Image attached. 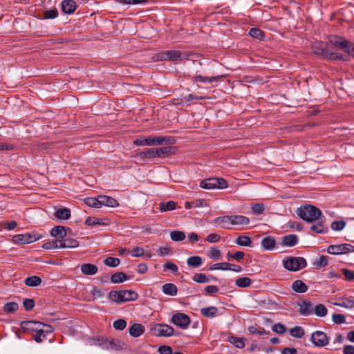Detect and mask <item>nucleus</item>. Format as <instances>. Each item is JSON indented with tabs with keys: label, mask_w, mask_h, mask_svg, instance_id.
I'll return each mask as SVG.
<instances>
[{
	"label": "nucleus",
	"mask_w": 354,
	"mask_h": 354,
	"mask_svg": "<svg viewBox=\"0 0 354 354\" xmlns=\"http://www.w3.org/2000/svg\"><path fill=\"white\" fill-rule=\"evenodd\" d=\"M297 214L303 220L306 222L313 223L317 220L322 219L324 216L322 211L311 205H304L297 210Z\"/></svg>",
	"instance_id": "1"
},
{
	"label": "nucleus",
	"mask_w": 354,
	"mask_h": 354,
	"mask_svg": "<svg viewBox=\"0 0 354 354\" xmlns=\"http://www.w3.org/2000/svg\"><path fill=\"white\" fill-rule=\"evenodd\" d=\"M189 54L187 53H182L177 50H169L162 51L153 55V59L156 62L159 61H183L187 59Z\"/></svg>",
	"instance_id": "2"
},
{
	"label": "nucleus",
	"mask_w": 354,
	"mask_h": 354,
	"mask_svg": "<svg viewBox=\"0 0 354 354\" xmlns=\"http://www.w3.org/2000/svg\"><path fill=\"white\" fill-rule=\"evenodd\" d=\"M171 140V138L167 136H149L136 139L133 143L137 146H155L170 144Z\"/></svg>",
	"instance_id": "3"
},
{
	"label": "nucleus",
	"mask_w": 354,
	"mask_h": 354,
	"mask_svg": "<svg viewBox=\"0 0 354 354\" xmlns=\"http://www.w3.org/2000/svg\"><path fill=\"white\" fill-rule=\"evenodd\" d=\"M138 295L133 290H120L111 291L109 294V297L113 301L120 304L129 301H134L137 299Z\"/></svg>",
	"instance_id": "4"
},
{
	"label": "nucleus",
	"mask_w": 354,
	"mask_h": 354,
	"mask_svg": "<svg viewBox=\"0 0 354 354\" xmlns=\"http://www.w3.org/2000/svg\"><path fill=\"white\" fill-rule=\"evenodd\" d=\"M283 267L290 271H298L307 266L306 261L303 257H290L283 260Z\"/></svg>",
	"instance_id": "5"
},
{
	"label": "nucleus",
	"mask_w": 354,
	"mask_h": 354,
	"mask_svg": "<svg viewBox=\"0 0 354 354\" xmlns=\"http://www.w3.org/2000/svg\"><path fill=\"white\" fill-rule=\"evenodd\" d=\"M227 182L223 178H209L202 180L200 187L205 189H225L227 187Z\"/></svg>",
	"instance_id": "6"
},
{
	"label": "nucleus",
	"mask_w": 354,
	"mask_h": 354,
	"mask_svg": "<svg viewBox=\"0 0 354 354\" xmlns=\"http://www.w3.org/2000/svg\"><path fill=\"white\" fill-rule=\"evenodd\" d=\"M151 331L157 337H171L174 333V328L166 324H155L151 327Z\"/></svg>",
	"instance_id": "7"
},
{
	"label": "nucleus",
	"mask_w": 354,
	"mask_h": 354,
	"mask_svg": "<svg viewBox=\"0 0 354 354\" xmlns=\"http://www.w3.org/2000/svg\"><path fill=\"white\" fill-rule=\"evenodd\" d=\"M170 322L182 329H186L190 324V318L185 313H177L172 316Z\"/></svg>",
	"instance_id": "8"
},
{
	"label": "nucleus",
	"mask_w": 354,
	"mask_h": 354,
	"mask_svg": "<svg viewBox=\"0 0 354 354\" xmlns=\"http://www.w3.org/2000/svg\"><path fill=\"white\" fill-rule=\"evenodd\" d=\"M310 341L317 347H324L329 343L327 335L321 330H316L313 333L311 334Z\"/></svg>",
	"instance_id": "9"
},
{
	"label": "nucleus",
	"mask_w": 354,
	"mask_h": 354,
	"mask_svg": "<svg viewBox=\"0 0 354 354\" xmlns=\"http://www.w3.org/2000/svg\"><path fill=\"white\" fill-rule=\"evenodd\" d=\"M353 251L354 246L349 244L331 245L327 248V252L331 254H343Z\"/></svg>",
	"instance_id": "10"
},
{
	"label": "nucleus",
	"mask_w": 354,
	"mask_h": 354,
	"mask_svg": "<svg viewBox=\"0 0 354 354\" xmlns=\"http://www.w3.org/2000/svg\"><path fill=\"white\" fill-rule=\"evenodd\" d=\"M53 331V328L50 325L44 324L42 323V326H39L37 330V333L35 335V340L40 343L43 341L44 338H46L47 334H50Z\"/></svg>",
	"instance_id": "11"
},
{
	"label": "nucleus",
	"mask_w": 354,
	"mask_h": 354,
	"mask_svg": "<svg viewBox=\"0 0 354 354\" xmlns=\"http://www.w3.org/2000/svg\"><path fill=\"white\" fill-rule=\"evenodd\" d=\"M39 239V237H36L35 235H31L29 233L17 234L12 237V240L15 243L21 244L30 243Z\"/></svg>",
	"instance_id": "12"
},
{
	"label": "nucleus",
	"mask_w": 354,
	"mask_h": 354,
	"mask_svg": "<svg viewBox=\"0 0 354 354\" xmlns=\"http://www.w3.org/2000/svg\"><path fill=\"white\" fill-rule=\"evenodd\" d=\"M133 157L136 158L137 160L141 161L155 158V148L147 149L143 151L136 153L133 155Z\"/></svg>",
	"instance_id": "13"
},
{
	"label": "nucleus",
	"mask_w": 354,
	"mask_h": 354,
	"mask_svg": "<svg viewBox=\"0 0 354 354\" xmlns=\"http://www.w3.org/2000/svg\"><path fill=\"white\" fill-rule=\"evenodd\" d=\"M298 305L299 306V311L301 315L307 316L313 313L314 306L310 301L304 300L299 303Z\"/></svg>",
	"instance_id": "14"
},
{
	"label": "nucleus",
	"mask_w": 354,
	"mask_h": 354,
	"mask_svg": "<svg viewBox=\"0 0 354 354\" xmlns=\"http://www.w3.org/2000/svg\"><path fill=\"white\" fill-rule=\"evenodd\" d=\"M20 326L24 330H32L37 333L39 327L42 326V323L35 321H24L21 322Z\"/></svg>",
	"instance_id": "15"
},
{
	"label": "nucleus",
	"mask_w": 354,
	"mask_h": 354,
	"mask_svg": "<svg viewBox=\"0 0 354 354\" xmlns=\"http://www.w3.org/2000/svg\"><path fill=\"white\" fill-rule=\"evenodd\" d=\"M313 50L315 54L322 56L326 59L327 55H328V50L326 46L323 43H315L313 46Z\"/></svg>",
	"instance_id": "16"
},
{
	"label": "nucleus",
	"mask_w": 354,
	"mask_h": 354,
	"mask_svg": "<svg viewBox=\"0 0 354 354\" xmlns=\"http://www.w3.org/2000/svg\"><path fill=\"white\" fill-rule=\"evenodd\" d=\"M76 8V3L73 0H64L62 3V11L66 14L73 13Z\"/></svg>",
	"instance_id": "17"
},
{
	"label": "nucleus",
	"mask_w": 354,
	"mask_h": 354,
	"mask_svg": "<svg viewBox=\"0 0 354 354\" xmlns=\"http://www.w3.org/2000/svg\"><path fill=\"white\" fill-rule=\"evenodd\" d=\"M250 223V219L243 215H232L231 225H247Z\"/></svg>",
	"instance_id": "18"
},
{
	"label": "nucleus",
	"mask_w": 354,
	"mask_h": 354,
	"mask_svg": "<svg viewBox=\"0 0 354 354\" xmlns=\"http://www.w3.org/2000/svg\"><path fill=\"white\" fill-rule=\"evenodd\" d=\"M109 223V219L106 218H99L97 217H88L85 221V224L88 226L95 225H107Z\"/></svg>",
	"instance_id": "19"
},
{
	"label": "nucleus",
	"mask_w": 354,
	"mask_h": 354,
	"mask_svg": "<svg viewBox=\"0 0 354 354\" xmlns=\"http://www.w3.org/2000/svg\"><path fill=\"white\" fill-rule=\"evenodd\" d=\"M50 234L57 238V240H62L66 236V231L64 227L57 226L51 230Z\"/></svg>",
	"instance_id": "20"
},
{
	"label": "nucleus",
	"mask_w": 354,
	"mask_h": 354,
	"mask_svg": "<svg viewBox=\"0 0 354 354\" xmlns=\"http://www.w3.org/2000/svg\"><path fill=\"white\" fill-rule=\"evenodd\" d=\"M330 43L337 49H344L348 46V41L338 37H332Z\"/></svg>",
	"instance_id": "21"
},
{
	"label": "nucleus",
	"mask_w": 354,
	"mask_h": 354,
	"mask_svg": "<svg viewBox=\"0 0 354 354\" xmlns=\"http://www.w3.org/2000/svg\"><path fill=\"white\" fill-rule=\"evenodd\" d=\"M100 200L101 202V207L102 205H105L111 207H115L119 205L118 202L113 198L104 196L100 195Z\"/></svg>",
	"instance_id": "22"
},
{
	"label": "nucleus",
	"mask_w": 354,
	"mask_h": 354,
	"mask_svg": "<svg viewBox=\"0 0 354 354\" xmlns=\"http://www.w3.org/2000/svg\"><path fill=\"white\" fill-rule=\"evenodd\" d=\"M318 223L315 225H313L310 227V230L317 233V234H324L327 232V228L324 225L325 217L323 216L322 219L317 220Z\"/></svg>",
	"instance_id": "23"
},
{
	"label": "nucleus",
	"mask_w": 354,
	"mask_h": 354,
	"mask_svg": "<svg viewBox=\"0 0 354 354\" xmlns=\"http://www.w3.org/2000/svg\"><path fill=\"white\" fill-rule=\"evenodd\" d=\"M145 327L140 324H133L129 328V333L134 337H140L145 332Z\"/></svg>",
	"instance_id": "24"
},
{
	"label": "nucleus",
	"mask_w": 354,
	"mask_h": 354,
	"mask_svg": "<svg viewBox=\"0 0 354 354\" xmlns=\"http://www.w3.org/2000/svg\"><path fill=\"white\" fill-rule=\"evenodd\" d=\"M78 245V241L73 239H63L59 240V248H73Z\"/></svg>",
	"instance_id": "25"
},
{
	"label": "nucleus",
	"mask_w": 354,
	"mask_h": 354,
	"mask_svg": "<svg viewBox=\"0 0 354 354\" xmlns=\"http://www.w3.org/2000/svg\"><path fill=\"white\" fill-rule=\"evenodd\" d=\"M214 223L219 225L223 229H229V225H231V216L217 217L214 219Z\"/></svg>",
	"instance_id": "26"
},
{
	"label": "nucleus",
	"mask_w": 354,
	"mask_h": 354,
	"mask_svg": "<svg viewBox=\"0 0 354 354\" xmlns=\"http://www.w3.org/2000/svg\"><path fill=\"white\" fill-rule=\"evenodd\" d=\"M298 242V237L295 234H288L282 238V243L285 246L292 247Z\"/></svg>",
	"instance_id": "27"
},
{
	"label": "nucleus",
	"mask_w": 354,
	"mask_h": 354,
	"mask_svg": "<svg viewBox=\"0 0 354 354\" xmlns=\"http://www.w3.org/2000/svg\"><path fill=\"white\" fill-rule=\"evenodd\" d=\"M276 242L273 236H268L263 238L261 241L262 247L267 250L274 249Z\"/></svg>",
	"instance_id": "28"
},
{
	"label": "nucleus",
	"mask_w": 354,
	"mask_h": 354,
	"mask_svg": "<svg viewBox=\"0 0 354 354\" xmlns=\"http://www.w3.org/2000/svg\"><path fill=\"white\" fill-rule=\"evenodd\" d=\"M81 270L84 274L93 275L97 273V268L93 264L84 263L82 266Z\"/></svg>",
	"instance_id": "29"
},
{
	"label": "nucleus",
	"mask_w": 354,
	"mask_h": 354,
	"mask_svg": "<svg viewBox=\"0 0 354 354\" xmlns=\"http://www.w3.org/2000/svg\"><path fill=\"white\" fill-rule=\"evenodd\" d=\"M162 292L167 295L175 296L178 292V288L174 283H166L162 286Z\"/></svg>",
	"instance_id": "30"
},
{
	"label": "nucleus",
	"mask_w": 354,
	"mask_h": 354,
	"mask_svg": "<svg viewBox=\"0 0 354 354\" xmlns=\"http://www.w3.org/2000/svg\"><path fill=\"white\" fill-rule=\"evenodd\" d=\"M294 291L299 293H304L307 291V286L301 280H296L292 285Z\"/></svg>",
	"instance_id": "31"
},
{
	"label": "nucleus",
	"mask_w": 354,
	"mask_h": 354,
	"mask_svg": "<svg viewBox=\"0 0 354 354\" xmlns=\"http://www.w3.org/2000/svg\"><path fill=\"white\" fill-rule=\"evenodd\" d=\"M55 216L59 219L66 220L71 216V211L68 208H59L55 212Z\"/></svg>",
	"instance_id": "32"
},
{
	"label": "nucleus",
	"mask_w": 354,
	"mask_h": 354,
	"mask_svg": "<svg viewBox=\"0 0 354 354\" xmlns=\"http://www.w3.org/2000/svg\"><path fill=\"white\" fill-rule=\"evenodd\" d=\"M128 279L127 274L122 272L113 274L111 277V281L113 283H119L125 281Z\"/></svg>",
	"instance_id": "33"
},
{
	"label": "nucleus",
	"mask_w": 354,
	"mask_h": 354,
	"mask_svg": "<svg viewBox=\"0 0 354 354\" xmlns=\"http://www.w3.org/2000/svg\"><path fill=\"white\" fill-rule=\"evenodd\" d=\"M176 207V203L174 201L162 202L160 204L159 209L161 212L171 211Z\"/></svg>",
	"instance_id": "34"
},
{
	"label": "nucleus",
	"mask_w": 354,
	"mask_h": 354,
	"mask_svg": "<svg viewBox=\"0 0 354 354\" xmlns=\"http://www.w3.org/2000/svg\"><path fill=\"white\" fill-rule=\"evenodd\" d=\"M172 153L171 147H163L161 148L155 149L156 157H165Z\"/></svg>",
	"instance_id": "35"
},
{
	"label": "nucleus",
	"mask_w": 354,
	"mask_h": 354,
	"mask_svg": "<svg viewBox=\"0 0 354 354\" xmlns=\"http://www.w3.org/2000/svg\"><path fill=\"white\" fill-rule=\"evenodd\" d=\"M85 203L92 207L100 208L101 207V202L100 200V196L97 198L94 197H88L84 199Z\"/></svg>",
	"instance_id": "36"
},
{
	"label": "nucleus",
	"mask_w": 354,
	"mask_h": 354,
	"mask_svg": "<svg viewBox=\"0 0 354 354\" xmlns=\"http://www.w3.org/2000/svg\"><path fill=\"white\" fill-rule=\"evenodd\" d=\"M218 312L217 308L215 306H209L207 308H203L201 310V314L207 317H214L216 316Z\"/></svg>",
	"instance_id": "37"
},
{
	"label": "nucleus",
	"mask_w": 354,
	"mask_h": 354,
	"mask_svg": "<svg viewBox=\"0 0 354 354\" xmlns=\"http://www.w3.org/2000/svg\"><path fill=\"white\" fill-rule=\"evenodd\" d=\"M202 259L199 256H193L187 259V263L190 267L198 268L202 265Z\"/></svg>",
	"instance_id": "38"
},
{
	"label": "nucleus",
	"mask_w": 354,
	"mask_h": 354,
	"mask_svg": "<svg viewBox=\"0 0 354 354\" xmlns=\"http://www.w3.org/2000/svg\"><path fill=\"white\" fill-rule=\"evenodd\" d=\"M229 342L238 348H243L245 346V339L230 336L228 339Z\"/></svg>",
	"instance_id": "39"
},
{
	"label": "nucleus",
	"mask_w": 354,
	"mask_h": 354,
	"mask_svg": "<svg viewBox=\"0 0 354 354\" xmlns=\"http://www.w3.org/2000/svg\"><path fill=\"white\" fill-rule=\"evenodd\" d=\"M313 312L318 317H325L328 313V310L324 305L319 304L314 306Z\"/></svg>",
	"instance_id": "40"
},
{
	"label": "nucleus",
	"mask_w": 354,
	"mask_h": 354,
	"mask_svg": "<svg viewBox=\"0 0 354 354\" xmlns=\"http://www.w3.org/2000/svg\"><path fill=\"white\" fill-rule=\"evenodd\" d=\"M41 283V279L37 276H32L25 279V284L28 286L35 287Z\"/></svg>",
	"instance_id": "41"
},
{
	"label": "nucleus",
	"mask_w": 354,
	"mask_h": 354,
	"mask_svg": "<svg viewBox=\"0 0 354 354\" xmlns=\"http://www.w3.org/2000/svg\"><path fill=\"white\" fill-rule=\"evenodd\" d=\"M236 243L241 246L250 247L252 244V241L249 236H239L236 239Z\"/></svg>",
	"instance_id": "42"
},
{
	"label": "nucleus",
	"mask_w": 354,
	"mask_h": 354,
	"mask_svg": "<svg viewBox=\"0 0 354 354\" xmlns=\"http://www.w3.org/2000/svg\"><path fill=\"white\" fill-rule=\"evenodd\" d=\"M290 334L295 338H301L304 335L305 332L301 326H297L290 330Z\"/></svg>",
	"instance_id": "43"
},
{
	"label": "nucleus",
	"mask_w": 354,
	"mask_h": 354,
	"mask_svg": "<svg viewBox=\"0 0 354 354\" xmlns=\"http://www.w3.org/2000/svg\"><path fill=\"white\" fill-rule=\"evenodd\" d=\"M170 237L172 241L177 242L183 241L186 236L183 232L175 230L170 232Z\"/></svg>",
	"instance_id": "44"
},
{
	"label": "nucleus",
	"mask_w": 354,
	"mask_h": 354,
	"mask_svg": "<svg viewBox=\"0 0 354 354\" xmlns=\"http://www.w3.org/2000/svg\"><path fill=\"white\" fill-rule=\"evenodd\" d=\"M249 35L252 37L258 39L259 40H263L265 37L264 32L261 30L257 28H251L249 31Z\"/></svg>",
	"instance_id": "45"
},
{
	"label": "nucleus",
	"mask_w": 354,
	"mask_h": 354,
	"mask_svg": "<svg viewBox=\"0 0 354 354\" xmlns=\"http://www.w3.org/2000/svg\"><path fill=\"white\" fill-rule=\"evenodd\" d=\"M252 280L249 277H239L235 281V284L241 288L248 287L250 286Z\"/></svg>",
	"instance_id": "46"
},
{
	"label": "nucleus",
	"mask_w": 354,
	"mask_h": 354,
	"mask_svg": "<svg viewBox=\"0 0 354 354\" xmlns=\"http://www.w3.org/2000/svg\"><path fill=\"white\" fill-rule=\"evenodd\" d=\"M193 280L199 283H207L209 281V277L202 273H196L193 276Z\"/></svg>",
	"instance_id": "47"
},
{
	"label": "nucleus",
	"mask_w": 354,
	"mask_h": 354,
	"mask_svg": "<svg viewBox=\"0 0 354 354\" xmlns=\"http://www.w3.org/2000/svg\"><path fill=\"white\" fill-rule=\"evenodd\" d=\"M252 212L254 214H261L265 210V205L263 203H255L251 207Z\"/></svg>",
	"instance_id": "48"
},
{
	"label": "nucleus",
	"mask_w": 354,
	"mask_h": 354,
	"mask_svg": "<svg viewBox=\"0 0 354 354\" xmlns=\"http://www.w3.org/2000/svg\"><path fill=\"white\" fill-rule=\"evenodd\" d=\"M104 263L107 266L116 267L120 263V259L118 258L109 257L104 260Z\"/></svg>",
	"instance_id": "49"
},
{
	"label": "nucleus",
	"mask_w": 354,
	"mask_h": 354,
	"mask_svg": "<svg viewBox=\"0 0 354 354\" xmlns=\"http://www.w3.org/2000/svg\"><path fill=\"white\" fill-rule=\"evenodd\" d=\"M230 263H217L215 264H213L209 267L210 270H228L227 267H230Z\"/></svg>",
	"instance_id": "50"
},
{
	"label": "nucleus",
	"mask_w": 354,
	"mask_h": 354,
	"mask_svg": "<svg viewBox=\"0 0 354 354\" xmlns=\"http://www.w3.org/2000/svg\"><path fill=\"white\" fill-rule=\"evenodd\" d=\"M18 304L16 302H9L4 305L3 310L8 313H11L18 309Z\"/></svg>",
	"instance_id": "51"
},
{
	"label": "nucleus",
	"mask_w": 354,
	"mask_h": 354,
	"mask_svg": "<svg viewBox=\"0 0 354 354\" xmlns=\"http://www.w3.org/2000/svg\"><path fill=\"white\" fill-rule=\"evenodd\" d=\"M245 254L241 251H238L235 254H232L231 252H228L227 254V259L230 260L231 259H235L238 261H240L241 259L244 258Z\"/></svg>",
	"instance_id": "52"
},
{
	"label": "nucleus",
	"mask_w": 354,
	"mask_h": 354,
	"mask_svg": "<svg viewBox=\"0 0 354 354\" xmlns=\"http://www.w3.org/2000/svg\"><path fill=\"white\" fill-rule=\"evenodd\" d=\"M59 240L46 242L43 244L42 248L46 250H52L59 248Z\"/></svg>",
	"instance_id": "53"
},
{
	"label": "nucleus",
	"mask_w": 354,
	"mask_h": 354,
	"mask_svg": "<svg viewBox=\"0 0 354 354\" xmlns=\"http://www.w3.org/2000/svg\"><path fill=\"white\" fill-rule=\"evenodd\" d=\"M113 326L116 330H122L127 326V322L124 319H120L113 322Z\"/></svg>",
	"instance_id": "54"
},
{
	"label": "nucleus",
	"mask_w": 354,
	"mask_h": 354,
	"mask_svg": "<svg viewBox=\"0 0 354 354\" xmlns=\"http://www.w3.org/2000/svg\"><path fill=\"white\" fill-rule=\"evenodd\" d=\"M221 255V252L215 248H211L207 252V256L212 259H217Z\"/></svg>",
	"instance_id": "55"
},
{
	"label": "nucleus",
	"mask_w": 354,
	"mask_h": 354,
	"mask_svg": "<svg viewBox=\"0 0 354 354\" xmlns=\"http://www.w3.org/2000/svg\"><path fill=\"white\" fill-rule=\"evenodd\" d=\"M328 264V257L321 256L315 263L314 265L318 268L324 267Z\"/></svg>",
	"instance_id": "56"
},
{
	"label": "nucleus",
	"mask_w": 354,
	"mask_h": 354,
	"mask_svg": "<svg viewBox=\"0 0 354 354\" xmlns=\"http://www.w3.org/2000/svg\"><path fill=\"white\" fill-rule=\"evenodd\" d=\"M346 225V223L344 221H333L331 223V229L335 231L342 230Z\"/></svg>",
	"instance_id": "57"
},
{
	"label": "nucleus",
	"mask_w": 354,
	"mask_h": 354,
	"mask_svg": "<svg viewBox=\"0 0 354 354\" xmlns=\"http://www.w3.org/2000/svg\"><path fill=\"white\" fill-rule=\"evenodd\" d=\"M272 330L278 334H283L286 332V327L283 324L277 323L272 326Z\"/></svg>",
	"instance_id": "58"
},
{
	"label": "nucleus",
	"mask_w": 354,
	"mask_h": 354,
	"mask_svg": "<svg viewBox=\"0 0 354 354\" xmlns=\"http://www.w3.org/2000/svg\"><path fill=\"white\" fill-rule=\"evenodd\" d=\"M58 12L56 9L48 10L44 12V17L45 19H55L57 17Z\"/></svg>",
	"instance_id": "59"
},
{
	"label": "nucleus",
	"mask_w": 354,
	"mask_h": 354,
	"mask_svg": "<svg viewBox=\"0 0 354 354\" xmlns=\"http://www.w3.org/2000/svg\"><path fill=\"white\" fill-rule=\"evenodd\" d=\"M332 319L335 323L338 324H343L346 322L345 316L342 314H333Z\"/></svg>",
	"instance_id": "60"
},
{
	"label": "nucleus",
	"mask_w": 354,
	"mask_h": 354,
	"mask_svg": "<svg viewBox=\"0 0 354 354\" xmlns=\"http://www.w3.org/2000/svg\"><path fill=\"white\" fill-rule=\"evenodd\" d=\"M326 59L331 60H341L344 59V56L337 53H331L328 50V55H327Z\"/></svg>",
	"instance_id": "61"
},
{
	"label": "nucleus",
	"mask_w": 354,
	"mask_h": 354,
	"mask_svg": "<svg viewBox=\"0 0 354 354\" xmlns=\"http://www.w3.org/2000/svg\"><path fill=\"white\" fill-rule=\"evenodd\" d=\"M23 305L26 310H30L35 306V301L32 299H26L23 302Z\"/></svg>",
	"instance_id": "62"
},
{
	"label": "nucleus",
	"mask_w": 354,
	"mask_h": 354,
	"mask_svg": "<svg viewBox=\"0 0 354 354\" xmlns=\"http://www.w3.org/2000/svg\"><path fill=\"white\" fill-rule=\"evenodd\" d=\"M220 235L215 233H212L206 237V241L209 243H217L220 241Z\"/></svg>",
	"instance_id": "63"
},
{
	"label": "nucleus",
	"mask_w": 354,
	"mask_h": 354,
	"mask_svg": "<svg viewBox=\"0 0 354 354\" xmlns=\"http://www.w3.org/2000/svg\"><path fill=\"white\" fill-rule=\"evenodd\" d=\"M342 272L344 274L346 280L352 281L354 279V272L352 270L346 268L342 269Z\"/></svg>",
	"instance_id": "64"
}]
</instances>
